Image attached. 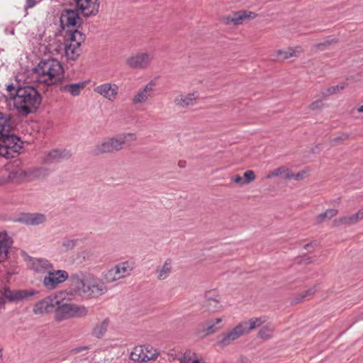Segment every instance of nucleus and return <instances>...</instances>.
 Listing matches in <instances>:
<instances>
[{
  "label": "nucleus",
  "instance_id": "16",
  "mask_svg": "<svg viewBox=\"0 0 363 363\" xmlns=\"http://www.w3.org/2000/svg\"><path fill=\"white\" fill-rule=\"evenodd\" d=\"M16 220L28 225H38L45 223L47 217L40 213H21Z\"/></svg>",
  "mask_w": 363,
  "mask_h": 363
},
{
  "label": "nucleus",
  "instance_id": "23",
  "mask_svg": "<svg viewBox=\"0 0 363 363\" xmlns=\"http://www.w3.org/2000/svg\"><path fill=\"white\" fill-rule=\"evenodd\" d=\"M70 156L69 152L65 150H53L45 155L44 161L47 163H52L60 162L61 160L68 159Z\"/></svg>",
  "mask_w": 363,
  "mask_h": 363
},
{
  "label": "nucleus",
  "instance_id": "17",
  "mask_svg": "<svg viewBox=\"0 0 363 363\" xmlns=\"http://www.w3.org/2000/svg\"><path fill=\"white\" fill-rule=\"evenodd\" d=\"M94 91L113 101L118 95V86L116 84L105 83L95 87Z\"/></svg>",
  "mask_w": 363,
  "mask_h": 363
},
{
  "label": "nucleus",
  "instance_id": "53",
  "mask_svg": "<svg viewBox=\"0 0 363 363\" xmlns=\"http://www.w3.org/2000/svg\"><path fill=\"white\" fill-rule=\"evenodd\" d=\"M311 245V243H308L305 245V249L308 250L309 247Z\"/></svg>",
  "mask_w": 363,
  "mask_h": 363
},
{
  "label": "nucleus",
  "instance_id": "20",
  "mask_svg": "<svg viewBox=\"0 0 363 363\" xmlns=\"http://www.w3.org/2000/svg\"><path fill=\"white\" fill-rule=\"evenodd\" d=\"M31 269L39 274H48L52 270L53 264L45 258H35L31 261Z\"/></svg>",
  "mask_w": 363,
  "mask_h": 363
},
{
  "label": "nucleus",
  "instance_id": "39",
  "mask_svg": "<svg viewBox=\"0 0 363 363\" xmlns=\"http://www.w3.org/2000/svg\"><path fill=\"white\" fill-rule=\"evenodd\" d=\"M65 46L64 43H60V44H52L50 45V49L51 52L53 53H55L57 55H65V50L62 48Z\"/></svg>",
  "mask_w": 363,
  "mask_h": 363
},
{
  "label": "nucleus",
  "instance_id": "48",
  "mask_svg": "<svg viewBox=\"0 0 363 363\" xmlns=\"http://www.w3.org/2000/svg\"><path fill=\"white\" fill-rule=\"evenodd\" d=\"M15 174L16 175V177L23 179L27 177V172L23 169H18L16 172Z\"/></svg>",
  "mask_w": 363,
  "mask_h": 363
},
{
  "label": "nucleus",
  "instance_id": "5",
  "mask_svg": "<svg viewBox=\"0 0 363 363\" xmlns=\"http://www.w3.org/2000/svg\"><path fill=\"white\" fill-rule=\"evenodd\" d=\"M85 40V35L78 30L68 33L65 40V56L71 60H76L81 53V43Z\"/></svg>",
  "mask_w": 363,
  "mask_h": 363
},
{
  "label": "nucleus",
  "instance_id": "6",
  "mask_svg": "<svg viewBox=\"0 0 363 363\" xmlns=\"http://www.w3.org/2000/svg\"><path fill=\"white\" fill-rule=\"evenodd\" d=\"M87 313L88 309L84 306L64 303L60 300L57 317L59 320L82 318Z\"/></svg>",
  "mask_w": 363,
  "mask_h": 363
},
{
  "label": "nucleus",
  "instance_id": "19",
  "mask_svg": "<svg viewBox=\"0 0 363 363\" xmlns=\"http://www.w3.org/2000/svg\"><path fill=\"white\" fill-rule=\"evenodd\" d=\"M1 294L3 298L9 301H16L33 295V292L24 290L11 291L9 288H4L1 291Z\"/></svg>",
  "mask_w": 363,
  "mask_h": 363
},
{
  "label": "nucleus",
  "instance_id": "24",
  "mask_svg": "<svg viewBox=\"0 0 363 363\" xmlns=\"http://www.w3.org/2000/svg\"><path fill=\"white\" fill-rule=\"evenodd\" d=\"M172 261L171 259H167L164 263L158 266L156 269L157 278L159 280L166 279L172 273Z\"/></svg>",
  "mask_w": 363,
  "mask_h": 363
},
{
  "label": "nucleus",
  "instance_id": "51",
  "mask_svg": "<svg viewBox=\"0 0 363 363\" xmlns=\"http://www.w3.org/2000/svg\"><path fill=\"white\" fill-rule=\"evenodd\" d=\"M86 349V347H80V348H76L74 350L75 352H79L82 350Z\"/></svg>",
  "mask_w": 363,
  "mask_h": 363
},
{
  "label": "nucleus",
  "instance_id": "4",
  "mask_svg": "<svg viewBox=\"0 0 363 363\" xmlns=\"http://www.w3.org/2000/svg\"><path fill=\"white\" fill-rule=\"evenodd\" d=\"M135 133H121L114 137L106 138L92 147L90 153L94 156H99L105 153L116 152L124 148L127 142L135 141Z\"/></svg>",
  "mask_w": 363,
  "mask_h": 363
},
{
  "label": "nucleus",
  "instance_id": "32",
  "mask_svg": "<svg viewBox=\"0 0 363 363\" xmlns=\"http://www.w3.org/2000/svg\"><path fill=\"white\" fill-rule=\"evenodd\" d=\"M222 322L221 318L209 320L206 323V331L208 334H212L220 329L219 324Z\"/></svg>",
  "mask_w": 363,
  "mask_h": 363
},
{
  "label": "nucleus",
  "instance_id": "44",
  "mask_svg": "<svg viewBox=\"0 0 363 363\" xmlns=\"http://www.w3.org/2000/svg\"><path fill=\"white\" fill-rule=\"evenodd\" d=\"M10 96L13 99V96L16 94V90L17 88L15 87L12 84H9L6 88Z\"/></svg>",
  "mask_w": 363,
  "mask_h": 363
},
{
  "label": "nucleus",
  "instance_id": "29",
  "mask_svg": "<svg viewBox=\"0 0 363 363\" xmlns=\"http://www.w3.org/2000/svg\"><path fill=\"white\" fill-rule=\"evenodd\" d=\"M363 219V210L359 211L355 214L349 216H345L338 220L339 223L352 225Z\"/></svg>",
  "mask_w": 363,
  "mask_h": 363
},
{
  "label": "nucleus",
  "instance_id": "31",
  "mask_svg": "<svg viewBox=\"0 0 363 363\" xmlns=\"http://www.w3.org/2000/svg\"><path fill=\"white\" fill-rule=\"evenodd\" d=\"M108 323V319L106 318L101 323L97 324L94 328L93 335L98 338L103 337L107 331Z\"/></svg>",
  "mask_w": 363,
  "mask_h": 363
},
{
  "label": "nucleus",
  "instance_id": "13",
  "mask_svg": "<svg viewBox=\"0 0 363 363\" xmlns=\"http://www.w3.org/2000/svg\"><path fill=\"white\" fill-rule=\"evenodd\" d=\"M243 333V330L241 325H238L231 330L223 333L218 335L217 337V345L220 347H225L233 343V341L241 337Z\"/></svg>",
  "mask_w": 363,
  "mask_h": 363
},
{
  "label": "nucleus",
  "instance_id": "1",
  "mask_svg": "<svg viewBox=\"0 0 363 363\" xmlns=\"http://www.w3.org/2000/svg\"><path fill=\"white\" fill-rule=\"evenodd\" d=\"M70 279L76 293L86 298H98L108 291L105 282L91 273H75L71 275Z\"/></svg>",
  "mask_w": 363,
  "mask_h": 363
},
{
  "label": "nucleus",
  "instance_id": "8",
  "mask_svg": "<svg viewBox=\"0 0 363 363\" xmlns=\"http://www.w3.org/2000/svg\"><path fill=\"white\" fill-rule=\"evenodd\" d=\"M68 278L69 274L67 271L54 269L52 267V270H50L43 278V284L46 289L52 290L56 289L59 284L65 282Z\"/></svg>",
  "mask_w": 363,
  "mask_h": 363
},
{
  "label": "nucleus",
  "instance_id": "28",
  "mask_svg": "<svg viewBox=\"0 0 363 363\" xmlns=\"http://www.w3.org/2000/svg\"><path fill=\"white\" fill-rule=\"evenodd\" d=\"M85 83L79 82L75 84H67L62 86L61 90L69 93L76 96L80 94L81 91L84 88Z\"/></svg>",
  "mask_w": 363,
  "mask_h": 363
},
{
  "label": "nucleus",
  "instance_id": "30",
  "mask_svg": "<svg viewBox=\"0 0 363 363\" xmlns=\"http://www.w3.org/2000/svg\"><path fill=\"white\" fill-rule=\"evenodd\" d=\"M301 51V47H296L295 48H288L286 50H279L277 54L282 59L286 60L292 57H297Z\"/></svg>",
  "mask_w": 363,
  "mask_h": 363
},
{
  "label": "nucleus",
  "instance_id": "36",
  "mask_svg": "<svg viewBox=\"0 0 363 363\" xmlns=\"http://www.w3.org/2000/svg\"><path fill=\"white\" fill-rule=\"evenodd\" d=\"M274 331V328L268 325L263 327V328L259 332L258 337L262 339H269L272 337V334Z\"/></svg>",
  "mask_w": 363,
  "mask_h": 363
},
{
  "label": "nucleus",
  "instance_id": "12",
  "mask_svg": "<svg viewBox=\"0 0 363 363\" xmlns=\"http://www.w3.org/2000/svg\"><path fill=\"white\" fill-rule=\"evenodd\" d=\"M82 23L78 10L65 9L61 13L60 23L63 28L69 27H79Z\"/></svg>",
  "mask_w": 363,
  "mask_h": 363
},
{
  "label": "nucleus",
  "instance_id": "43",
  "mask_svg": "<svg viewBox=\"0 0 363 363\" xmlns=\"http://www.w3.org/2000/svg\"><path fill=\"white\" fill-rule=\"evenodd\" d=\"M323 105V101H320V100H318V101H315L313 102L311 104L310 108L312 110L320 109V108H322Z\"/></svg>",
  "mask_w": 363,
  "mask_h": 363
},
{
  "label": "nucleus",
  "instance_id": "35",
  "mask_svg": "<svg viewBox=\"0 0 363 363\" xmlns=\"http://www.w3.org/2000/svg\"><path fill=\"white\" fill-rule=\"evenodd\" d=\"M306 173H307V172L306 170H302L298 173L294 174V173L290 172L287 169V172H286V174L284 177L286 179H289V180L294 179L296 181H300L306 177Z\"/></svg>",
  "mask_w": 363,
  "mask_h": 363
},
{
  "label": "nucleus",
  "instance_id": "40",
  "mask_svg": "<svg viewBox=\"0 0 363 363\" xmlns=\"http://www.w3.org/2000/svg\"><path fill=\"white\" fill-rule=\"evenodd\" d=\"M287 172V169H286L284 167H279L274 171L269 172L267 176V179H271L274 177H278L279 175H281L282 174H286V172Z\"/></svg>",
  "mask_w": 363,
  "mask_h": 363
},
{
  "label": "nucleus",
  "instance_id": "7",
  "mask_svg": "<svg viewBox=\"0 0 363 363\" xmlns=\"http://www.w3.org/2000/svg\"><path fill=\"white\" fill-rule=\"evenodd\" d=\"M133 269L132 263L124 262L116 265L104 274V279L107 282H113L129 276Z\"/></svg>",
  "mask_w": 363,
  "mask_h": 363
},
{
  "label": "nucleus",
  "instance_id": "15",
  "mask_svg": "<svg viewBox=\"0 0 363 363\" xmlns=\"http://www.w3.org/2000/svg\"><path fill=\"white\" fill-rule=\"evenodd\" d=\"M153 86L154 83L151 81L145 86L140 88L133 96L132 103L135 105L146 103L153 96Z\"/></svg>",
  "mask_w": 363,
  "mask_h": 363
},
{
  "label": "nucleus",
  "instance_id": "18",
  "mask_svg": "<svg viewBox=\"0 0 363 363\" xmlns=\"http://www.w3.org/2000/svg\"><path fill=\"white\" fill-rule=\"evenodd\" d=\"M13 245L11 238L6 233H0V264L8 258L9 250Z\"/></svg>",
  "mask_w": 363,
  "mask_h": 363
},
{
  "label": "nucleus",
  "instance_id": "37",
  "mask_svg": "<svg viewBox=\"0 0 363 363\" xmlns=\"http://www.w3.org/2000/svg\"><path fill=\"white\" fill-rule=\"evenodd\" d=\"M13 150L0 142V155L6 158L13 157Z\"/></svg>",
  "mask_w": 363,
  "mask_h": 363
},
{
  "label": "nucleus",
  "instance_id": "9",
  "mask_svg": "<svg viewBox=\"0 0 363 363\" xmlns=\"http://www.w3.org/2000/svg\"><path fill=\"white\" fill-rule=\"evenodd\" d=\"M159 355L157 350L149 347L137 346L130 353V358L134 362H147L155 359Z\"/></svg>",
  "mask_w": 363,
  "mask_h": 363
},
{
  "label": "nucleus",
  "instance_id": "41",
  "mask_svg": "<svg viewBox=\"0 0 363 363\" xmlns=\"http://www.w3.org/2000/svg\"><path fill=\"white\" fill-rule=\"evenodd\" d=\"M76 243L77 240L72 239H64L61 242L62 246L65 247V250L73 249L76 245Z\"/></svg>",
  "mask_w": 363,
  "mask_h": 363
},
{
  "label": "nucleus",
  "instance_id": "22",
  "mask_svg": "<svg viewBox=\"0 0 363 363\" xmlns=\"http://www.w3.org/2000/svg\"><path fill=\"white\" fill-rule=\"evenodd\" d=\"M256 16V14L252 11H240L235 13L232 16H228L226 21L228 23H233L235 25H240L245 19H252Z\"/></svg>",
  "mask_w": 363,
  "mask_h": 363
},
{
  "label": "nucleus",
  "instance_id": "3",
  "mask_svg": "<svg viewBox=\"0 0 363 363\" xmlns=\"http://www.w3.org/2000/svg\"><path fill=\"white\" fill-rule=\"evenodd\" d=\"M42 99L38 91L31 86H18L13 96V104L18 111L28 115L35 111Z\"/></svg>",
  "mask_w": 363,
  "mask_h": 363
},
{
  "label": "nucleus",
  "instance_id": "10",
  "mask_svg": "<svg viewBox=\"0 0 363 363\" xmlns=\"http://www.w3.org/2000/svg\"><path fill=\"white\" fill-rule=\"evenodd\" d=\"M153 59L152 52H137L129 57L126 60V64L133 69H145L150 64Z\"/></svg>",
  "mask_w": 363,
  "mask_h": 363
},
{
  "label": "nucleus",
  "instance_id": "45",
  "mask_svg": "<svg viewBox=\"0 0 363 363\" xmlns=\"http://www.w3.org/2000/svg\"><path fill=\"white\" fill-rule=\"evenodd\" d=\"M36 5L35 0H26V4L24 7L25 10H28V9L33 8Z\"/></svg>",
  "mask_w": 363,
  "mask_h": 363
},
{
  "label": "nucleus",
  "instance_id": "38",
  "mask_svg": "<svg viewBox=\"0 0 363 363\" xmlns=\"http://www.w3.org/2000/svg\"><path fill=\"white\" fill-rule=\"evenodd\" d=\"M206 307L208 308V311L213 312L218 310L220 306L218 300L215 298H209L207 301Z\"/></svg>",
  "mask_w": 363,
  "mask_h": 363
},
{
  "label": "nucleus",
  "instance_id": "47",
  "mask_svg": "<svg viewBox=\"0 0 363 363\" xmlns=\"http://www.w3.org/2000/svg\"><path fill=\"white\" fill-rule=\"evenodd\" d=\"M348 138V135L347 134H342L341 135L338 137H335L332 139V142L334 143H337L339 140H346Z\"/></svg>",
  "mask_w": 363,
  "mask_h": 363
},
{
  "label": "nucleus",
  "instance_id": "2",
  "mask_svg": "<svg viewBox=\"0 0 363 363\" xmlns=\"http://www.w3.org/2000/svg\"><path fill=\"white\" fill-rule=\"evenodd\" d=\"M34 71L36 82L46 86L56 84L61 81L64 75L62 65L54 58L40 61Z\"/></svg>",
  "mask_w": 363,
  "mask_h": 363
},
{
  "label": "nucleus",
  "instance_id": "50",
  "mask_svg": "<svg viewBox=\"0 0 363 363\" xmlns=\"http://www.w3.org/2000/svg\"><path fill=\"white\" fill-rule=\"evenodd\" d=\"M344 88V86H332L330 88L328 89V91L329 94H334L336 92V90H340V89H342Z\"/></svg>",
  "mask_w": 363,
  "mask_h": 363
},
{
  "label": "nucleus",
  "instance_id": "21",
  "mask_svg": "<svg viewBox=\"0 0 363 363\" xmlns=\"http://www.w3.org/2000/svg\"><path fill=\"white\" fill-rule=\"evenodd\" d=\"M198 99L196 93H191L186 95L180 94L175 97L174 101L177 106L186 108L196 104Z\"/></svg>",
  "mask_w": 363,
  "mask_h": 363
},
{
  "label": "nucleus",
  "instance_id": "46",
  "mask_svg": "<svg viewBox=\"0 0 363 363\" xmlns=\"http://www.w3.org/2000/svg\"><path fill=\"white\" fill-rule=\"evenodd\" d=\"M231 181L234 182L237 184H245L244 179L239 175H235V176L231 178Z\"/></svg>",
  "mask_w": 363,
  "mask_h": 363
},
{
  "label": "nucleus",
  "instance_id": "25",
  "mask_svg": "<svg viewBox=\"0 0 363 363\" xmlns=\"http://www.w3.org/2000/svg\"><path fill=\"white\" fill-rule=\"evenodd\" d=\"M4 137L0 138V142L4 144L9 147L13 150V152H18L22 147L18 144L20 140L18 137L12 135L9 132V134H6Z\"/></svg>",
  "mask_w": 363,
  "mask_h": 363
},
{
  "label": "nucleus",
  "instance_id": "33",
  "mask_svg": "<svg viewBox=\"0 0 363 363\" xmlns=\"http://www.w3.org/2000/svg\"><path fill=\"white\" fill-rule=\"evenodd\" d=\"M337 214V210L331 208L328 209L325 212L319 214L316 217V223H320L325 220H330Z\"/></svg>",
  "mask_w": 363,
  "mask_h": 363
},
{
  "label": "nucleus",
  "instance_id": "54",
  "mask_svg": "<svg viewBox=\"0 0 363 363\" xmlns=\"http://www.w3.org/2000/svg\"><path fill=\"white\" fill-rule=\"evenodd\" d=\"M179 165L181 167H184V162H181V161L179 162Z\"/></svg>",
  "mask_w": 363,
  "mask_h": 363
},
{
  "label": "nucleus",
  "instance_id": "34",
  "mask_svg": "<svg viewBox=\"0 0 363 363\" xmlns=\"http://www.w3.org/2000/svg\"><path fill=\"white\" fill-rule=\"evenodd\" d=\"M315 291H316V289L315 286L311 287L306 291L299 294L296 297V300L294 301V303H297L303 301L306 299H309L315 293Z\"/></svg>",
  "mask_w": 363,
  "mask_h": 363
},
{
  "label": "nucleus",
  "instance_id": "14",
  "mask_svg": "<svg viewBox=\"0 0 363 363\" xmlns=\"http://www.w3.org/2000/svg\"><path fill=\"white\" fill-rule=\"evenodd\" d=\"M76 6L84 16L89 17L98 13L99 4L98 0H77Z\"/></svg>",
  "mask_w": 363,
  "mask_h": 363
},
{
  "label": "nucleus",
  "instance_id": "11",
  "mask_svg": "<svg viewBox=\"0 0 363 363\" xmlns=\"http://www.w3.org/2000/svg\"><path fill=\"white\" fill-rule=\"evenodd\" d=\"M60 299L57 296H48L42 301L37 303L33 308V311L35 314H42L45 313H50L54 311L57 314Z\"/></svg>",
  "mask_w": 363,
  "mask_h": 363
},
{
  "label": "nucleus",
  "instance_id": "26",
  "mask_svg": "<svg viewBox=\"0 0 363 363\" xmlns=\"http://www.w3.org/2000/svg\"><path fill=\"white\" fill-rule=\"evenodd\" d=\"M265 322L262 318H252L247 321L242 322L239 325L242 326L243 333L246 334L251 330L257 328Z\"/></svg>",
  "mask_w": 363,
  "mask_h": 363
},
{
  "label": "nucleus",
  "instance_id": "49",
  "mask_svg": "<svg viewBox=\"0 0 363 363\" xmlns=\"http://www.w3.org/2000/svg\"><path fill=\"white\" fill-rule=\"evenodd\" d=\"M333 42H334V40H327L323 43H319L317 45V48L320 50H324L325 48L328 45H330Z\"/></svg>",
  "mask_w": 363,
  "mask_h": 363
},
{
  "label": "nucleus",
  "instance_id": "27",
  "mask_svg": "<svg viewBox=\"0 0 363 363\" xmlns=\"http://www.w3.org/2000/svg\"><path fill=\"white\" fill-rule=\"evenodd\" d=\"M11 116L9 114L0 112V138L11 132Z\"/></svg>",
  "mask_w": 363,
  "mask_h": 363
},
{
  "label": "nucleus",
  "instance_id": "42",
  "mask_svg": "<svg viewBox=\"0 0 363 363\" xmlns=\"http://www.w3.org/2000/svg\"><path fill=\"white\" fill-rule=\"evenodd\" d=\"M245 184H249L255 179V174L252 170H247L244 173Z\"/></svg>",
  "mask_w": 363,
  "mask_h": 363
},
{
  "label": "nucleus",
  "instance_id": "52",
  "mask_svg": "<svg viewBox=\"0 0 363 363\" xmlns=\"http://www.w3.org/2000/svg\"><path fill=\"white\" fill-rule=\"evenodd\" d=\"M358 111L363 113V105L358 108Z\"/></svg>",
  "mask_w": 363,
  "mask_h": 363
}]
</instances>
